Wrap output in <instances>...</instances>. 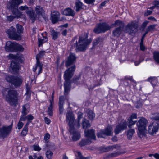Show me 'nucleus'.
<instances>
[{
	"instance_id": "nucleus-1",
	"label": "nucleus",
	"mask_w": 159,
	"mask_h": 159,
	"mask_svg": "<svg viewBox=\"0 0 159 159\" xmlns=\"http://www.w3.org/2000/svg\"><path fill=\"white\" fill-rule=\"evenodd\" d=\"M87 38V35L85 33L79 36L78 42V37L76 36L70 41V45L72 48H75L76 52H84L87 49L88 46L92 41V40L88 39Z\"/></svg>"
},
{
	"instance_id": "nucleus-2",
	"label": "nucleus",
	"mask_w": 159,
	"mask_h": 159,
	"mask_svg": "<svg viewBox=\"0 0 159 159\" xmlns=\"http://www.w3.org/2000/svg\"><path fill=\"white\" fill-rule=\"evenodd\" d=\"M22 2V0H11V2L7 4L8 9L11 11L15 16H14L12 15L7 16V21H12L15 18L20 17L22 15V12L19 11L17 8L19 5Z\"/></svg>"
},
{
	"instance_id": "nucleus-3",
	"label": "nucleus",
	"mask_w": 159,
	"mask_h": 159,
	"mask_svg": "<svg viewBox=\"0 0 159 159\" xmlns=\"http://www.w3.org/2000/svg\"><path fill=\"white\" fill-rule=\"evenodd\" d=\"M75 69V66L73 65L71 67L67 69L65 72L64 77L65 82L64 83V95H67L70 90V87L69 80L73 76Z\"/></svg>"
},
{
	"instance_id": "nucleus-4",
	"label": "nucleus",
	"mask_w": 159,
	"mask_h": 159,
	"mask_svg": "<svg viewBox=\"0 0 159 159\" xmlns=\"http://www.w3.org/2000/svg\"><path fill=\"white\" fill-rule=\"evenodd\" d=\"M6 100L11 106H16L18 101V93L16 91L10 90L6 97Z\"/></svg>"
},
{
	"instance_id": "nucleus-5",
	"label": "nucleus",
	"mask_w": 159,
	"mask_h": 159,
	"mask_svg": "<svg viewBox=\"0 0 159 159\" xmlns=\"http://www.w3.org/2000/svg\"><path fill=\"white\" fill-rule=\"evenodd\" d=\"M5 50L8 52L19 51L22 52L24 48L22 45L16 43V42L7 41L6 43L5 47Z\"/></svg>"
},
{
	"instance_id": "nucleus-6",
	"label": "nucleus",
	"mask_w": 159,
	"mask_h": 159,
	"mask_svg": "<svg viewBox=\"0 0 159 159\" xmlns=\"http://www.w3.org/2000/svg\"><path fill=\"white\" fill-rule=\"evenodd\" d=\"M112 25L113 27H117L113 30L112 36L115 37H119L123 30L124 23L122 21L118 20L112 24Z\"/></svg>"
},
{
	"instance_id": "nucleus-7",
	"label": "nucleus",
	"mask_w": 159,
	"mask_h": 159,
	"mask_svg": "<svg viewBox=\"0 0 159 159\" xmlns=\"http://www.w3.org/2000/svg\"><path fill=\"white\" fill-rule=\"evenodd\" d=\"M148 123L147 120L144 118H142L139 120L137 123V125L139 133V135L141 137V135L144 134L146 130V126Z\"/></svg>"
},
{
	"instance_id": "nucleus-8",
	"label": "nucleus",
	"mask_w": 159,
	"mask_h": 159,
	"mask_svg": "<svg viewBox=\"0 0 159 159\" xmlns=\"http://www.w3.org/2000/svg\"><path fill=\"white\" fill-rule=\"evenodd\" d=\"M138 25L136 21H132L128 23L126 27V31L129 34L132 35L138 31Z\"/></svg>"
},
{
	"instance_id": "nucleus-9",
	"label": "nucleus",
	"mask_w": 159,
	"mask_h": 159,
	"mask_svg": "<svg viewBox=\"0 0 159 159\" xmlns=\"http://www.w3.org/2000/svg\"><path fill=\"white\" fill-rule=\"evenodd\" d=\"M13 125L12 121L10 125L3 126L2 128H0V137L4 138L9 135L12 131Z\"/></svg>"
},
{
	"instance_id": "nucleus-10",
	"label": "nucleus",
	"mask_w": 159,
	"mask_h": 159,
	"mask_svg": "<svg viewBox=\"0 0 159 159\" xmlns=\"http://www.w3.org/2000/svg\"><path fill=\"white\" fill-rule=\"evenodd\" d=\"M111 27L109 25L105 23H102L98 24L93 30L94 32L97 34H99L102 32L104 33L109 30Z\"/></svg>"
},
{
	"instance_id": "nucleus-11",
	"label": "nucleus",
	"mask_w": 159,
	"mask_h": 159,
	"mask_svg": "<svg viewBox=\"0 0 159 159\" xmlns=\"http://www.w3.org/2000/svg\"><path fill=\"white\" fill-rule=\"evenodd\" d=\"M6 33L8 34V37L11 39L15 40H19L20 36L17 33L16 29L13 26H11L6 31Z\"/></svg>"
},
{
	"instance_id": "nucleus-12",
	"label": "nucleus",
	"mask_w": 159,
	"mask_h": 159,
	"mask_svg": "<svg viewBox=\"0 0 159 159\" xmlns=\"http://www.w3.org/2000/svg\"><path fill=\"white\" fill-rule=\"evenodd\" d=\"M75 126L69 127V131L70 134L72 135V139L73 141H77L80 138V132L74 129Z\"/></svg>"
},
{
	"instance_id": "nucleus-13",
	"label": "nucleus",
	"mask_w": 159,
	"mask_h": 159,
	"mask_svg": "<svg viewBox=\"0 0 159 159\" xmlns=\"http://www.w3.org/2000/svg\"><path fill=\"white\" fill-rule=\"evenodd\" d=\"M127 128V122L125 120H123L116 126L114 130L115 133L117 134L122 131L126 129Z\"/></svg>"
},
{
	"instance_id": "nucleus-14",
	"label": "nucleus",
	"mask_w": 159,
	"mask_h": 159,
	"mask_svg": "<svg viewBox=\"0 0 159 159\" xmlns=\"http://www.w3.org/2000/svg\"><path fill=\"white\" fill-rule=\"evenodd\" d=\"M66 120L69 121V127L76 125L75 123L76 120H75L72 111H68L66 116Z\"/></svg>"
},
{
	"instance_id": "nucleus-15",
	"label": "nucleus",
	"mask_w": 159,
	"mask_h": 159,
	"mask_svg": "<svg viewBox=\"0 0 159 159\" xmlns=\"http://www.w3.org/2000/svg\"><path fill=\"white\" fill-rule=\"evenodd\" d=\"M159 126V124L156 122H153L150 124L148 127V133L151 135L156 133L158 131Z\"/></svg>"
},
{
	"instance_id": "nucleus-16",
	"label": "nucleus",
	"mask_w": 159,
	"mask_h": 159,
	"mask_svg": "<svg viewBox=\"0 0 159 159\" xmlns=\"http://www.w3.org/2000/svg\"><path fill=\"white\" fill-rule=\"evenodd\" d=\"M76 59L75 54L72 53H70L68 57L67 60L66 62L65 65L68 67L74 63Z\"/></svg>"
},
{
	"instance_id": "nucleus-17",
	"label": "nucleus",
	"mask_w": 159,
	"mask_h": 159,
	"mask_svg": "<svg viewBox=\"0 0 159 159\" xmlns=\"http://www.w3.org/2000/svg\"><path fill=\"white\" fill-rule=\"evenodd\" d=\"M84 133L85 136L88 139H95L96 138L94 131L93 129L85 130Z\"/></svg>"
},
{
	"instance_id": "nucleus-18",
	"label": "nucleus",
	"mask_w": 159,
	"mask_h": 159,
	"mask_svg": "<svg viewBox=\"0 0 159 159\" xmlns=\"http://www.w3.org/2000/svg\"><path fill=\"white\" fill-rule=\"evenodd\" d=\"M51 16L52 22L53 23H55L59 20L60 13L57 11H53L51 13Z\"/></svg>"
},
{
	"instance_id": "nucleus-19",
	"label": "nucleus",
	"mask_w": 159,
	"mask_h": 159,
	"mask_svg": "<svg viewBox=\"0 0 159 159\" xmlns=\"http://www.w3.org/2000/svg\"><path fill=\"white\" fill-rule=\"evenodd\" d=\"M22 82V80L20 78L17 76H15L12 84L15 87H18L21 85Z\"/></svg>"
},
{
	"instance_id": "nucleus-20",
	"label": "nucleus",
	"mask_w": 159,
	"mask_h": 159,
	"mask_svg": "<svg viewBox=\"0 0 159 159\" xmlns=\"http://www.w3.org/2000/svg\"><path fill=\"white\" fill-rule=\"evenodd\" d=\"M63 14L66 16H69L73 17L75 14V11L72 9L67 8L64 10Z\"/></svg>"
},
{
	"instance_id": "nucleus-21",
	"label": "nucleus",
	"mask_w": 159,
	"mask_h": 159,
	"mask_svg": "<svg viewBox=\"0 0 159 159\" xmlns=\"http://www.w3.org/2000/svg\"><path fill=\"white\" fill-rule=\"evenodd\" d=\"M64 97L63 96H61L59 98V107L60 114H62L63 111L64 109L63 108V105L64 104Z\"/></svg>"
},
{
	"instance_id": "nucleus-22",
	"label": "nucleus",
	"mask_w": 159,
	"mask_h": 159,
	"mask_svg": "<svg viewBox=\"0 0 159 159\" xmlns=\"http://www.w3.org/2000/svg\"><path fill=\"white\" fill-rule=\"evenodd\" d=\"M102 131L103 134L107 136H111L113 133L112 129L111 126H108L105 130H102Z\"/></svg>"
},
{
	"instance_id": "nucleus-23",
	"label": "nucleus",
	"mask_w": 159,
	"mask_h": 159,
	"mask_svg": "<svg viewBox=\"0 0 159 159\" xmlns=\"http://www.w3.org/2000/svg\"><path fill=\"white\" fill-rule=\"evenodd\" d=\"M10 67L13 71L15 72H17L19 68L18 63L14 61H12L11 62Z\"/></svg>"
},
{
	"instance_id": "nucleus-24",
	"label": "nucleus",
	"mask_w": 159,
	"mask_h": 159,
	"mask_svg": "<svg viewBox=\"0 0 159 159\" xmlns=\"http://www.w3.org/2000/svg\"><path fill=\"white\" fill-rule=\"evenodd\" d=\"M30 111V106L28 103L23 105L22 106L21 113L22 114L27 115Z\"/></svg>"
},
{
	"instance_id": "nucleus-25",
	"label": "nucleus",
	"mask_w": 159,
	"mask_h": 159,
	"mask_svg": "<svg viewBox=\"0 0 159 159\" xmlns=\"http://www.w3.org/2000/svg\"><path fill=\"white\" fill-rule=\"evenodd\" d=\"M35 11L37 14L38 16H43L45 12L43 7L39 6H37L36 7Z\"/></svg>"
},
{
	"instance_id": "nucleus-26",
	"label": "nucleus",
	"mask_w": 159,
	"mask_h": 159,
	"mask_svg": "<svg viewBox=\"0 0 159 159\" xmlns=\"http://www.w3.org/2000/svg\"><path fill=\"white\" fill-rule=\"evenodd\" d=\"M26 12L32 20H35L36 17V15L31 8H29L28 10H26Z\"/></svg>"
},
{
	"instance_id": "nucleus-27",
	"label": "nucleus",
	"mask_w": 159,
	"mask_h": 159,
	"mask_svg": "<svg viewBox=\"0 0 159 159\" xmlns=\"http://www.w3.org/2000/svg\"><path fill=\"white\" fill-rule=\"evenodd\" d=\"M82 126L83 129H86L90 127L91 125L88 120L84 119L82 123Z\"/></svg>"
},
{
	"instance_id": "nucleus-28",
	"label": "nucleus",
	"mask_w": 159,
	"mask_h": 159,
	"mask_svg": "<svg viewBox=\"0 0 159 159\" xmlns=\"http://www.w3.org/2000/svg\"><path fill=\"white\" fill-rule=\"evenodd\" d=\"M75 11L77 12L79 11L82 9L83 3L79 0H77L75 3Z\"/></svg>"
},
{
	"instance_id": "nucleus-29",
	"label": "nucleus",
	"mask_w": 159,
	"mask_h": 159,
	"mask_svg": "<svg viewBox=\"0 0 159 159\" xmlns=\"http://www.w3.org/2000/svg\"><path fill=\"white\" fill-rule=\"evenodd\" d=\"M73 82L77 84H81L84 83V80H82L81 81H80V75L74 77L73 79Z\"/></svg>"
},
{
	"instance_id": "nucleus-30",
	"label": "nucleus",
	"mask_w": 159,
	"mask_h": 159,
	"mask_svg": "<svg viewBox=\"0 0 159 159\" xmlns=\"http://www.w3.org/2000/svg\"><path fill=\"white\" fill-rule=\"evenodd\" d=\"M87 113L88 118L90 120H93L95 117V114L92 110H87Z\"/></svg>"
},
{
	"instance_id": "nucleus-31",
	"label": "nucleus",
	"mask_w": 159,
	"mask_h": 159,
	"mask_svg": "<svg viewBox=\"0 0 159 159\" xmlns=\"http://www.w3.org/2000/svg\"><path fill=\"white\" fill-rule=\"evenodd\" d=\"M51 35L52 36V39L55 40L60 35V34L59 32L55 31L54 30H52L51 31Z\"/></svg>"
},
{
	"instance_id": "nucleus-32",
	"label": "nucleus",
	"mask_w": 159,
	"mask_h": 159,
	"mask_svg": "<svg viewBox=\"0 0 159 159\" xmlns=\"http://www.w3.org/2000/svg\"><path fill=\"white\" fill-rule=\"evenodd\" d=\"M91 141L90 139H86L82 140L79 143V145L81 146H84L88 144L91 143Z\"/></svg>"
},
{
	"instance_id": "nucleus-33",
	"label": "nucleus",
	"mask_w": 159,
	"mask_h": 159,
	"mask_svg": "<svg viewBox=\"0 0 159 159\" xmlns=\"http://www.w3.org/2000/svg\"><path fill=\"white\" fill-rule=\"evenodd\" d=\"M83 115V114L81 113H79L78 115L77 120H76V122L75 123V124H76L75 126L78 128H79L80 126V120L82 118Z\"/></svg>"
},
{
	"instance_id": "nucleus-34",
	"label": "nucleus",
	"mask_w": 159,
	"mask_h": 159,
	"mask_svg": "<svg viewBox=\"0 0 159 159\" xmlns=\"http://www.w3.org/2000/svg\"><path fill=\"white\" fill-rule=\"evenodd\" d=\"M54 103H50L48 108V113L50 116H52L53 115V105Z\"/></svg>"
},
{
	"instance_id": "nucleus-35",
	"label": "nucleus",
	"mask_w": 159,
	"mask_h": 159,
	"mask_svg": "<svg viewBox=\"0 0 159 159\" xmlns=\"http://www.w3.org/2000/svg\"><path fill=\"white\" fill-rule=\"evenodd\" d=\"M36 67H37V69L39 70L38 75L40 73H42V71L43 64L42 63L40 62L39 61H37L36 62Z\"/></svg>"
},
{
	"instance_id": "nucleus-36",
	"label": "nucleus",
	"mask_w": 159,
	"mask_h": 159,
	"mask_svg": "<svg viewBox=\"0 0 159 159\" xmlns=\"http://www.w3.org/2000/svg\"><path fill=\"white\" fill-rule=\"evenodd\" d=\"M135 132V131L134 129H130L127 131V136L128 139H131L132 136Z\"/></svg>"
},
{
	"instance_id": "nucleus-37",
	"label": "nucleus",
	"mask_w": 159,
	"mask_h": 159,
	"mask_svg": "<svg viewBox=\"0 0 159 159\" xmlns=\"http://www.w3.org/2000/svg\"><path fill=\"white\" fill-rule=\"evenodd\" d=\"M147 81L150 82L152 85H155V83L157 81V78L155 77H151L147 79Z\"/></svg>"
},
{
	"instance_id": "nucleus-38",
	"label": "nucleus",
	"mask_w": 159,
	"mask_h": 159,
	"mask_svg": "<svg viewBox=\"0 0 159 159\" xmlns=\"http://www.w3.org/2000/svg\"><path fill=\"white\" fill-rule=\"evenodd\" d=\"M15 77L12 75H7L5 77V79L7 82L12 84Z\"/></svg>"
},
{
	"instance_id": "nucleus-39",
	"label": "nucleus",
	"mask_w": 159,
	"mask_h": 159,
	"mask_svg": "<svg viewBox=\"0 0 159 159\" xmlns=\"http://www.w3.org/2000/svg\"><path fill=\"white\" fill-rule=\"evenodd\" d=\"M16 27L17 29V33L18 34H19L20 36V34L23 32V27L22 26L19 25L17 24L16 25Z\"/></svg>"
},
{
	"instance_id": "nucleus-40",
	"label": "nucleus",
	"mask_w": 159,
	"mask_h": 159,
	"mask_svg": "<svg viewBox=\"0 0 159 159\" xmlns=\"http://www.w3.org/2000/svg\"><path fill=\"white\" fill-rule=\"evenodd\" d=\"M153 57L155 61L159 63V52H155L153 53Z\"/></svg>"
},
{
	"instance_id": "nucleus-41",
	"label": "nucleus",
	"mask_w": 159,
	"mask_h": 159,
	"mask_svg": "<svg viewBox=\"0 0 159 159\" xmlns=\"http://www.w3.org/2000/svg\"><path fill=\"white\" fill-rule=\"evenodd\" d=\"M151 118L152 119L159 120V113H156L152 114L151 116Z\"/></svg>"
},
{
	"instance_id": "nucleus-42",
	"label": "nucleus",
	"mask_w": 159,
	"mask_h": 159,
	"mask_svg": "<svg viewBox=\"0 0 159 159\" xmlns=\"http://www.w3.org/2000/svg\"><path fill=\"white\" fill-rule=\"evenodd\" d=\"M48 40L47 38L46 37H44V38L43 39H38V42H39V46H41L43 43L46 42Z\"/></svg>"
},
{
	"instance_id": "nucleus-43",
	"label": "nucleus",
	"mask_w": 159,
	"mask_h": 159,
	"mask_svg": "<svg viewBox=\"0 0 159 159\" xmlns=\"http://www.w3.org/2000/svg\"><path fill=\"white\" fill-rule=\"evenodd\" d=\"M102 41V39L100 37H98L93 42V46H96L98 43H99Z\"/></svg>"
},
{
	"instance_id": "nucleus-44",
	"label": "nucleus",
	"mask_w": 159,
	"mask_h": 159,
	"mask_svg": "<svg viewBox=\"0 0 159 159\" xmlns=\"http://www.w3.org/2000/svg\"><path fill=\"white\" fill-rule=\"evenodd\" d=\"M45 53V51H41L39 53L36 55V61H39V59L40 57L42 56H43Z\"/></svg>"
},
{
	"instance_id": "nucleus-45",
	"label": "nucleus",
	"mask_w": 159,
	"mask_h": 159,
	"mask_svg": "<svg viewBox=\"0 0 159 159\" xmlns=\"http://www.w3.org/2000/svg\"><path fill=\"white\" fill-rule=\"evenodd\" d=\"M133 120H129V119H128V127L129 128H131L132 127V126L134 125L136 123V121H133Z\"/></svg>"
},
{
	"instance_id": "nucleus-46",
	"label": "nucleus",
	"mask_w": 159,
	"mask_h": 159,
	"mask_svg": "<svg viewBox=\"0 0 159 159\" xmlns=\"http://www.w3.org/2000/svg\"><path fill=\"white\" fill-rule=\"evenodd\" d=\"M157 25L154 24L153 25H150L148 26L147 28L149 32L154 31L155 29V27Z\"/></svg>"
},
{
	"instance_id": "nucleus-47",
	"label": "nucleus",
	"mask_w": 159,
	"mask_h": 159,
	"mask_svg": "<svg viewBox=\"0 0 159 159\" xmlns=\"http://www.w3.org/2000/svg\"><path fill=\"white\" fill-rule=\"evenodd\" d=\"M53 153L50 151H47L46 153V155L47 158L50 159L52 158Z\"/></svg>"
},
{
	"instance_id": "nucleus-48",
	"label": "nucleus",
	"mask_w": 159,
	"mask_h": 159,
	"mask_svg": "<svg viewBox=\"0 0 159 159\" xmlns=\"http://www.w3.org/2000/svg\"><path fill=\"white\" fill-rule=\"evenodd\" d=\"M28 132V128H26V127H24L23 129L21 132V135L25 136H26L27 133Z\"/></svg>"
},
{
	"instance_id": "nucleus-49",
	"label": "nucleus",
	"mask_w": 159,
	"mask_h": 159,
	"mask_svg": "<svg viewBox=\"0 0 159 159\" xmlns=\"http://www.w3.org/2000/svg\"><path fill=\"white\" fill-rule=\"evenodd\" d=\"M116 148V145H113L109 146L108 147H107L105 148V152H107L110 150H112L114 148Z\"/></svg>"
},
{
	"instance_id": "nucleus-50",
	"label": "nucleus",
	"mask_w": 159,
	"mask_h": 159,
	"mask_svg": "<svg viewBox=\"0 0 159 159\" xmlns=\"http://www.w3.org/2000/svg\"><path fill=\"white\" fill-rule=\"evenodd\" d=\"M34 150L35 151H39L41 150V148L38 145H34L33 146Z\"/></svg>"
},
{
	"instance_id": "nucleus-51",
	"label": "nucleus",
	"mask_w": 159,
	"mask_h": 159,
	"mask_svg": "<svg viewBox=\"0 0 159 159\" xmlns=\"http://www.w3.org/2000/svg\"><path fill=\"white\" fill-rule=\"evenodd\" d=\"M23 126V123L22 122L19 121L17 125V128L18 129H20Z\"/></svg>"
},
{
	"instance_id": "nucleus-52",
	"label": "nucleus",
	"mask_w": 159,
	"mask_h": 159,
	"mask_svg": "<svg viewBox=\"0 0 159 159\" xmlns=\"http://www.w3.org/2000/svg\"><path fill=\"white\" fill-rule=\"evenodd\" d=\"M137 117V114L135 113H133L129 117L128 119H129V120H133V119H136Z\"/></svg>"
},
{
	"instance_id": "nucleus-53",
	"label": "nucleus",
	"mask_w": 159,
	"mask_h": 159,
	"mask_svg": "<svg viewBox=\"0 0 159 159\" xmlns=\"http://www.w3.org/2000/svg\"><path fill=\"white\" fill-rule=\"evenodd\" d=\"M153 5L156 7H157V9L159 8V1H158L155 0L154 1L153 3Z\"/></svg>"
},
{
	"instance_id": "nucleus-54",
	"label": "nucleus",
	"mask_w": 159,
	"mask_h": 159,
	"mask_svg": "<svg viewBox=\"0 0 159 159\" xmlns=\"http://www.w3.org/2000/svg\"><path fill=\"white\" fill-rule=\"evenodd\" d=\"M50 137V135L48 133H47L45 135L44 139L46 141H47V140L49 139Z\"/></svg>"
},
{
	"instance_id": "nucleus-55",
	"label": "nucleus",
	"mask_w": 159,
	"mask_h": 159,
	"mask_svg": "<svg viewBox=\"0 0 159 159\" xmlns=\"http://www.w3.org/2000/svg\"><path fill=\"white\" fill-rule=\"evenodd\" d=\"M149 21H145L142 24L141 27L143 29H144L146 27V26L147 25Z\"/></svg>"
},
{
	"instance_id": "nucleus-56",
	"label": "nucleus",
	"mask_w": 159,
	"mask_h": 159,
	"mask_svg": "<svg viewBox=\"0 0 159 159\" xmlns=\"http://www.w3.org/2000/svg\"><path fill=\"white\" fill-rule=\"evenodd\" d=\"M103 134L102 133V131L101 130L100 132H98L97 134V136L98 138H103Z\"/></svg>"
},
{
	"instance_id": "nucleus-57",
	"label": "nucleus",
	"mask_w": 159,
	"mask_h": 159,
	"mask_svg": "<svg viewBox=\"0 0 159 159\" xmlns=\"http://www.w3.org/2000/svg\"><path fill=\"white\" fill-rule=\"evenodd\" d=\"M26 115H24L22 114L20 118V120L21 121H25L27 120L26 116H25Z\"/></svg>"
},
{
	"instance_id": "nucleus-58",
	"label": "nucleus",
	"mask_w": 159,
	"mask_h": 159,
	"mask_svg": "<svg viewBox=\"0 0 159 159\" xmlns=\"http://www.w3.org/2000/svg\"><path fill=\"white\" fill-rule=\"evenodd\" d=\"M9 57L10 58H12L14 59H16V60H18V58H19L18 56L17 55H14L12 54H10L9 55Z\"/></svg>"
},
{
	"instance_id": "nucleus-59",
	"label": "nucleus",
	"mask_w": 159,
	"mask_h": 159,
	"mask_svg": "<svg viewBox=\"0 0 159 159\" xmlns=\"http://www.w3.org/2000/svg\"><path fill=\"white\" fill-rule=\"evenodd\" d=\"M28 120L31 121L34 119V117L31 114H29L26 116Z\"/></svg>"
},
{
	"instance_id": "nucleus-60",
	"label": "nucleus",
	"mask_w": 159,
	"mask_h": 159,
	"mask_svg": "<svg viewBox=\"0 0 159 159\" xmlns=\"http://www.w3.org/2000/svg\"><path fill=\"white\" fill-rule=\"evenodd\" d=\"M85 3L88 4H92L94 3L95 0H84Z\"/></svg>"
},
{
	"instance_id": "nucleus-61",
	"label": "nucleus",
	"mask_w": 159,
	"mask_h": 159,
	"mask_svg": "<svg viewBox=\"0 0 159 159\" xmlns=\"http://www.w3.org/2000/svg\"><path fill=\"white\" fill-rule=\"evenodd\" d=\"M54 91H53L51 96V99L50 100V103H54Z\"/></svg>"
},
{
	"instance_id": "nucleus-62",
	"label": "nucleus",
	"mask_w": 159,
	"mask_h": 159,
	"mask_svg": "<svg viewBox=\"0 0 159 159\" xmlns=\"http://www.w3.org/2000/svg\"><path fill=\"white\" fill-rule=\"evenodd\" d=\"M19 9L21 10H24L26 9L28 10L29 8H28L26 6H21L19 7Z\"/></svg>"
},
{
	"instance_id": "nucleus-63",
	"label": "nucleus",
	"mask_w": 159,
	"mask_h": 159,
	"mask_svg": "<svg viewBox=\"0 0 159 159\" xmlns=\"http://www.w3.org/2000/svg\"><path fill=\"white\" fill-rule=\"evenodd\" d=\"M78 155L80 157V159H88L87 157H83L81 155V153L80 152H78Z\"/></svg>"
},
{
	"instance_id": "nucleus-64",
	"label": "nucleus",
	"mask_w": 159,
	"mask_h": 159,
	"mask_svg": "<svg viewBox=\"0 0 159 159\" xmlns=\"http://www.w3.org/2000/svg\"><path fill=\"white\" fill-rule=\"evenodd\" d=\"M44 120L45 123L47 124H49L51 122L50 120L46 117H44Z\"/></svg>"
}]
</instances>
